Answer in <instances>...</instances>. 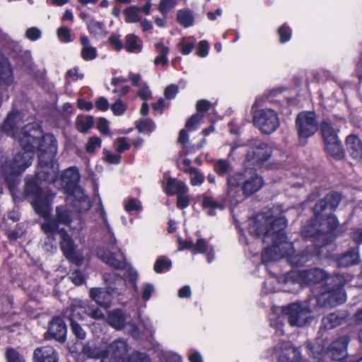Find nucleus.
I'll return each mask as SVG.
<instances>
[{"label": "nucleus", "instance_id": "37998d69", "mask_svg": "<svg viewBox=\"0 0 362 362\" xmlns=\"http://www.w3.org/2000/svg\"><path fill=\"white\" fill-rule=\"evenodd\" d=\"M136 129L141 133L151 132L155 129V124L151 119L141 120L137 123Z\"/></svg>", "mask_w": 362, "mask_h": 362}, {"label": "nucleus", "instance_id": "72a5a7b5", "mask_svg": "<svg viewBox=\"0 0 362 362\" xmlns=\"http://www.w3.org/2000/svg\"><path fill=\"white\" fill-rule=\"evenodd\" d=\"M177 20L180 25L185 28H188L193 25L194 18L190 11L180 10L177 11Z\"/></svg>", "mask_w": 362, "mask_h": 362}, {"label": "nucleus", "instance_id": "e433bc0d", "mask_svg": "<svg viewBox=\"0 0 362 362\" xmlns=\"http://www.w3.org/2000/svg\"><path fill=\"white\" fill-rule=\"evenodd\" d=\"M93 118L90 116H78L76 119V126L81 132H86L93 125Z\"/></svg>", "mask_w": 362, "mask_h": 362}, {"label": "nucleus", "instance_id": "6ab92c4d", "mask_svg": "<svg viewBox=\"0 0 362 362\" xmlns=\"http://www.w3.org/2000/svg\"><path fill=\"white\" fill-rule=\"evenodd\" d=\"M33 362H58L57 351L50 346L37 348L33 352Z\"/></svg>", "mask_w": 362, "mask_h": 362}, {"label": "nucleus", "instance_id": "9b49d317", "mask_svg": "<svg viewBox=\"0 0 362 362\" xmlns=\"http://www.w3.org/2000/svg\"><path fill=\"white\" fill-rule=\"evenodd\" d=\"M130 346L127 340L117 339L106 346V354L100 362H131Z\"/></svg>", "mask_w": 362, "mask_h": 362}, {"label": "nucleus", "instance_id": "ddd939ff", "mask_svg": "<svg viewBox=\"0 0 362 362\" xmlns=\"http://www.w3.org/2000/svg\"><path fill=\"white\" fill-rule=\"evenodd\" d=\"M245 161L251 165H262L272 156V148L260 140H252L248 144Z\"/></svg>", "mask_w": 362, "mask_h": 362}, {"label": "nucleus", "instance_id": "a19ab883", "mask_svg": "<svg viewBox=\"0 0 362 362\" xmlns=\"http://www.w3.org/2000/svg\"><path fill=\"white\" fill-rule=\"evenodd\" d=\"M160 360L165 362H181V356L173 351L167 350H160L159 352Z\"/></svg>", "mask_w": 362, "mask_h": 362}, {"label": "nucleus", "instance_id": "f704fd0d", "mask_svg": "<svg viewBox=\"0 0 362 362\" xmlns=\"http://www.w3.org/2000/svg\"><path fill=\"white\" fill-rule=\"evenodd\" d=\"M343 320V317L334 313L323 317L322 325L325 329H332L339 325Z\"/></svg>", "mask_w": 362, "mask_h": 362}, {"label": "nucleus", "instance_id": "bb28decb", "mask_svg": "<svg viewBox=\"0 0 362 362\" xmlns=\"http://www.w3.org/2000/svg\"><path fill=\"white\" fill-rule=\"evenodd\" d=\"M346 147L353 158H362V143L356 136L350 135L346 138Z\"/></svg>", "mask_w": 362, "mask_h": 362}, {"label": "nucleus", "instance_id": "6e6d98bb", "mask_svg": "<svg viewBox=\"0 0 362 362\" xmlns=\"http://www.w3.org/2000/svg\"><path fill=\"white\" fill-rule=\"evenodd\" d=\"M101 140L99 137L92 136L90 138L87 145H86V151L88 153H93L95 151L96 148L100 147Z\"/></svg>", "mask_w": 362, "mask_h": 362}, {"label": "nucleus", "instance_id": "f8f14e48", "mask_svg": "<svg viewBox=\"0 0 362 362\" xmlns=\"http://www.w3.org/2000/svg\"><path fill=\"white\" fill-rule=\"evenodd\" d=\"M254 124L264 134H272L279 127L277 113L269 108L259 110L253 117Z\"/></svg>", "mask_w": 362, "mask_h": 362}, {"label": "nucleus", "instance_id": "6e6552de", "mask_svg": "<svg viewBox=\"0 0 362 362\" xmlns=\"http://www.w3.org/2000/svg\"><path fill=\"white\" fill-rule=\"evenodd\" d=\"M349 274H337L334 277V286L321 293L317 298V303L322 306H335L344 303L346 299L343 286L351 280Z\"/></svg>", "mask_w": 362, "mask_h": 362}, {"label": "nucleus", "instance_id": "5701e85b", "mask_svg": "<svg viewBox=\"0 0 362 362\" xmlns=\"http://www.w3.org/2000/svg\"><path fill=\"white\" fill-rule=\"evenodd\" d=\"M87 312L85 303L81 300L74 301L70 308H67L63 315L68 318L70 322H76V320H80L83 317V315Z\"/></svg>", "mask_w": 362, "mask_h": 362}, {"label": "nucleus", "instance_id": "13d9d810", "mask_svg": "<svg viewBox=\"0 0 362 362\" xmlns=\"http://www.w3.org/2000/svg\"><path fill=\"white\" fill-rule=\"evenodd\" d=\"M42 33L40 30L36 27L28 28L25 32V37L31 40L35 41L41 37Z\"/></svg>", "mask_w": 362, "mask_h": 362}, {"label": "nucleus", "instance_id": "ea45409f", "mask_svg": "<svg viewBox=\"0 0 362 362\" xmlns=\"http://www.w3.org/2000/svg\"><path fill=\"white\" fill-rule=\"evenodd\" d=\"M140 11V7L133 6L127 8L124 11V14L126 16V21L127 23H136L140 21V18L139 16V12Z\"/></svg>", "mask_w": 362, "mask_h": 362}, {"label": "nucleus", "instance_id": "69168bd1", "mask_svg": "<svg viewBox=\"0 0 362 362\" xmlns=\"http://www.w3.org/2000/svg\"><path fill=\"white\" fill-rule=\"evenodd\" d=\"M209 45L207 41L202 40L199 43L197 54L201 57H206L209 53Z\"/></svg>", "mask_w": 362, "mask_h": 362}, {"label": "nucleus", "instance_id": "7ed1b4c3", "mask_svg": "<svg viewBox=\"0 0 362 362\" xmlns=\"http://www.w3.org/2000/svg\"><path fill=\"white\" fill-rule=\"evenodd\" d=\"M54 195L42 197V194L34 182H28L25 187V197L31 203L35 212L44 218L41 224L42 231L49 238L59 234L61 238V249L65 257L70 261L79 264L82 259L75 250V245L63 228L59 225H69L72 220V211L66 206H59L56 209V219L49 217L51 211V201Z\"/></svg>", "mask_w": 362, "mask_h": 362}, {"label": "nucleus", "instance_id": "603ef678", "mask_svg": "<svg viewBox=\"0 0 362 362\" xmlns=\"http://www.w3.org/2000/svg\"><path fill=\"white\" fill-rule=\"evenodd\" d=\"M130 146L131 145L127 142V139L124 137L118 138L115 142V149L119 153L129 149Z\"/></svg>", "mask_w": 362, "mask_h": 362}, {"label": "nucleus", "instance_id": "2f4dec72", "mask_svg": "<svg viewBox=\"0 0 362 362\" xmlns=\"http://www.w3.org/2000/svg\"><path fill=\"white\" fill-rule=\"evenodd\" d=\"M326 151L332 156L341 158L344 156V151L339 139L325 143Z\"/></svg>", "mask_w": 362, "mask_h": 362}, {"label": "nucleus", "instance_id": "2eb2a0df", "mask_svg": "<svg viewBox=\"0 0 362 362\" xmlns=\"http://www.w3.org/2000/svg\"><path fill=\"white\" fill-rule=\"evenodd\" d=\"M268 354L271 357L275 356L277 362H299L300 360L299 350L289 341L278 344Z\"/></svg>", "mask_w": 362, "mask_h": 362}, {"label": "nucleus", "instance_id": "f3484780", "mask_svg": "<svg viewBox=\"0 0 362 362\" xmlns=\"http://www.w3.org/2000/svg\"><path fill=\"white\" fill-rule=\"evenodd\" d=\"M103 279L107 289L114 296L122 295L126 290L125 280L115 272L105 273Z\"/></svg>", "mask_w": 362, "mask_h": 362}, {"label": "nucleus", "instance_id": "09e8293b", "mask_svg": "<svg viewBox=\"0 0 362 362\" xmlns=\"http://www.w3.org/2000/svg\"><path fill=\"white\" fill-rule=\"evenodd\" d=\"M176 6L175 0H161L158 6L159 11L163 15H166L170 10Z\"/></svg>", "mask_w": 362, "mask_h": 362}, {"label": "nucleus", "instance_id": "a878e982", "mask_svg": "<svg viewBox=\"0 0 362 362\" xmlns=\"http://www.w3.org/2000/svg\"><path fill=\"white\" fill-rule=\"evenodd\" d=\"M165 192L168 194H185L188 192L187 185L182 181H178L173 178L168 180L165 186Z\"/></svg>", "mask_w": 362, "mask_h": 362}, {"label": "nucleus", "instance_id": "0eeeda50", "mask_svg": "<svg viewBox=\"0 0 362 362\" xmlns=\"http://www.w3.org/2000/svg\"><path fill=\"white\" fill-rule=\"evenodd\" d=\"M327 277L325 272L321 269H311L302 271L292 270L281 277L279 282L283 283L286 292H294L303 285L320 282Z\"/></svg>", "mask_w": 362, "mask_h": 362}, {"label": "nucleus", "instance_id": "423d86ee", "mask_svg": "<svg viewBox=\"0 0 362 362\" xmlns=\"http://www.w3.org/2000/svg\"><path fill=\"white\" fill-rule=\"evenodd\" d=\"M80 174L77 168L71 167L64 171L59 178V172L54 180H47L52 182L58 188H63L67 194L66 202L73 205L78 212L85 211L90 207V200L83 190L78 185Z\"/></svg>", "mask_w": 362, "mask_h": 362}, {"label": "nucleus", "instance_id": "473e14b6", "mask_svg": "<svg viewBox=\"0 0 362 362\" xmlns=\"http://www.w3.org/2000/svg\"><path fill=\"white\" fill-rule=\"evenodd\" d=\"M203 207L208 209V214L210 216L216 215V210H223L224 206L222 204L217 202L211 197H205L202 202Z\"/></svg>", "mask_w": 362, "mask_h": 362}, {"label": "nucleus", "instance_id": "b1692460", "mask_svg": "<svg viewBox=\"0 0 362 362\" xmlns=\"http://www.w3.org/2000/svg\"><path fill=\"white\" fill-rule=\"evenodd\" d=\"M339 127L329 119H325L321 124V132L325 143L339 139Z\"/></svg>", "mask_w": 362, "mask_h": 362}, {"label": "nucleus", "instance_id": "864d4df0", "mask_svg": "<svg viewBox=\"0 0 362 362\" xmlns=\"http://www.w3.org/2000/svg\"><path fill=\"white\" fill-rule=\"evenodd\" d=\"M154 291V286L151 284H145L141 289V296L145 301L148 300Z\"/></svg>", "mask_w": 362, "mask_h": 362}, {"label": "nucleus", "instance_id": "412c9836", "mask_svg": "<svg viewBox=\"0 0 362 362\" xmlns=\"http://www.w3.org/2000/svg\"><path fill=\"white\" fill-rule=\"evenodd\" d=\"M82 353L88 358L102 360L106 354V346L100 343L88 341L83 346Z\"/></svg>", "mask_w": 362, "mask_h": 362}, {"label": "nucleus", "instance_id": "338daca9", "mask_svg": "<svg viewBox=\"0 0 362 362\" xmlns=\"http://www.w3.org/2000/svg\"><path fill=\"white\" fill-rule=\"evenodd\" d=\"M189 204V196L185 194H180L177 195V206L180 209H183L187 208Z\"/></svg>", "mask_w": 362, "mask_h": 362}, {"label": "nucleus", "instance_id": "680f3d73", "mask_svg": "<svg viewBox=\"0 0 362 362\" xmlns=\"http://www.w3.org/2000/svg\"><path fill=\"white\" fill-rule=\"evenodd\" d=\"M70 279L76 285H81L85 281V276L79 270L73 272L70 275Z\"/></svg>", "mask_w": 362, "mask_h": 362}, {"label": "nucleus", "instance_id": "3c124183", "mask_svg": "<svg viewBox=\"0 0 362 362\" xmlns=\"http://www.w3.org/2000/svg\"><path fill=\"white\" fill-rule=\"evenodd\" d=\"M137 95L144 101L151 98V91L146 83L138 87Z\"/></svg>", "mask_w": 362, "mask_h": 362}, {"label": "nucleus", "instance_id": "4468645a", "mask_svg": "<svg viewBox=\"0 0 362 362\" xmlns=\"http://www.w3.org/2000/svg\"><path fill=\"white\" fill-rule=\"evenodd\" d=\"M296 126L300 140L312 136L318 129V123L314 112L303 111L296 119Z\"/></svg>", "mask_w": 362, "mask_h": 362}, {"label": "nucleus", "instance_id": "49530a36", "mask_svg": "<svg viewBox=\"0 0 362 362\" xmlns=\"http://www.w3.org/2000/svg\"><path fill=\"white\" fill-rule=\"evenodd\" d=\"M279 41L281 43H285L290 40L291 36V30L286 25H283L278 30Z\"/></svg>", "mask_w": 362, "mask_h": 362}, {"label": "nucleus", "instance_id": "dca6fc26", "mask_svg": "<svg viewBox=\"0 0 362 362\" xmlns=\"http://www.w3.org/2000/svg\"><path fill=\"white\" fill-rule=\"evenodd\" d=\"M97 255L103 262L115 269H124L126 267L125 258L120 250L113 252L100 248L98 250Z\"/></svg>", "mask_w": 362, "mask_h": 362}, {"label": "nucleus", "instance_id": "c9c22d12", "mask_svg": "<svg viewBox=\"0 0 362 362\" xmlns=\"http://www.w3.org/2000/svg\"><path fill=\"white\" fill-rule=\"evenodd\" d=\"M214 170L219 175H224L233 171V165L230 162L226 159H218L214 163Z\"/></svg>", "mask_w": 362, "mask_h": 362}, {"label": "nucleus", "instance_id": "bf43d9fd", "mask_svg": "<svg viewBox=\"0 0 362 362\" xmlns=\"http://www.w3.org/2000/svg\"><path fill=\"white\" fill-rule=\"evenodd\" d=\"M131 362H151V361L146 354L140 351H134L131 354Z\"/></svg>", "mask_w": 362, "mask_h": 362}, {"label": "nucleus", "instance_id": "a18cd8bd", "mask_svg": "<svg viewBox=\"0 0 362 362\" xmlns=\"http://www.w3.org/2000/svg\"><path fill=\"white\" fill-rule=\"evenodd\" d=\"M171 267L170 260L160 257L157 259L154 264V270L156 273H161Z\"/></svg>", "mask_w": 362, "mask_h": 362}, {"label": "nucleus", "instance_id": "0e129e2a", "mask_svg": "<svg viewBox=\"0 0 362 362\" xmlns=\"http://www.w3.org/2000/svg\"><path fill=\"white\" fill-rule=\"evenodd\" d=\"M179 47L182 54L187 55L194 48V44L193 42L187 43L185 40H182L179 44Z\"/></svg>", "mask_w": 362, "mask_h": 362}, {"label": "nucleus", "instance_id": "79ce46f5", "mask_svg": "<svg viewBox=\"0 0 362 362\" xmlns=\"http://www.w3.org/2000/svg\"><path fill=\"white\" fill-rule=\"evenodd\" d=\"M5 356L7 362H25L23 356L13 348L6 349Z\"/></svg>", "mask_w": 362, "mask_h": 362}, {"label": "nucleus", "instance_id": "774afa93", "mask_svg": "<svg viewBox=\"0 0 362 362\" xmlns=\"http://www.w3.org/2000/svg\"><path fill=\"white\" fill-rule=\"evenodd\" d=\"M96 107L102 111H105L109 108V103L104 97L99 98L95 102Z\"/></svg>", "mask_w": 362, "mask_h": 362}, {"label": "nucleus", "instance_id": "8fccbe9b", "mask_svg": "<svg viewBox=\"0 0 362 362\" xmlns=\"http://www.w3.org/2000/svg\"><path fill=\"white\" fill-rule=\"evenodd\" d=\"M88 30L90 33L98 35L103 33L104 26L103 23L94 20L89 21L87 23Z\"/></svg>", "mask_w": 362, "mask_h": 362}, {"label": "nucleus", "instance_id": "393cba45", "mask_svg": "<svg viewBox=\"0 0 362 362\" xmlns=\"http://www.w3.org/2000/svg\"><path fill=\"white\" fill-rule=\"evenodd\" d=\"M81 45V57L86 61H92L98 56L96 48L93 46L87 36L83 35L80 38Z\"/></svg>", "mask_w": 362, "mask_h": 362}, {"label": "nucleus", "instance_id": "7c9ffc66", "mask_svg": "<svg viewBox=\"0 0 362 362\" xmlns=\"http://www.w3.org/2000/svg\"><path fill=\"white\" fill-rule=\"evenodd\" d=\"M125 49L128 52L139 53L142 49L141 40L134 34L126 36Z\"/></svg>", "mask_w": 362, "mask_h": 362}, {"label": "nucleus", "instance_id": "cd10ccee", "mask_svg": "<svg viewBox=\"0 0 362 362\" xmlns=\"http://www.w3.org/2000/svg\"><path fill=\"white\" fill-rule=\"evenodd\" d=\"M358 247H356L341 255L338 259L339 267H346L359 262Z\"/></svg>", "mask_w": 362, "mask_h": 362}, {"label": "nucleus", "instance_id": "20e7f679", "mask_svg": "<svg viewBox=\"0 0 362 362\" xmlns=\"http://www.w3.org/2000/svg\"><path fill=\"white\" fill-rule=\"evenodd\" d=\"M39 127L40 126L38 124ZM41 129V128H40ZM40 136L37 137V143L35 144V149L37 148L40 151L38 156L39 164L36 177L35 179L28 180L25 188L28 182H34L37 186L39 190L42 194V197H46L53 194H47L42 191L38 186V180H54L57 176L59 165L55 159L57 153V141L51 134L42 135L40 130Z\"/></svg>", "mask_w": 362, "mask_h": 362}, {"label": "nucleus", "instance_id": "1a4fd4ad", "mask_svg": "<svg viewBox=\"0 0 362 362\" xmlns=\"http://www.w3.org/2000/svg\"><path fill=\"white\" fill-rule=\"evenodd\" d=\"M107 321L110 326L117 330L124 329L134 339L140 337L139 329L131 316L121 309L110 311Z\"/></svg>", "mask_w": 362, "mask_h": 362}, {"label": "nucleus", "instance_id": "4d7b16f0", "mask_svg": "<svg viewBox=\"0 0 362 362\" xmlns=\"http://www.w3.org/2000/svg\"><path fill=\"white\" fill-rule=\"evenodd\" d=\"M104 157L105 160L110 164H118L120 162L121 156L119 153H112L110 151L104 149Z\"/></svg>", "mask_w": 362, "mask_h": 362}, {"label": "nucleus", "instance_id": "f03ea898", "mask_svg": "<svg viewBox=\"0 0 362 362\" xmlns=\"http://www.w3.org/2000/svg\"><path fill=\"white\" fill-rule=\"evenodd\" d=\"M23 122L22 113L11 112L1 125V130L16 140L21 146V149L14 151L12 159L2 158L0 160L1 175L11 190L18 182V176L32 165L35 144L41 134L37 123L23 125Z\"/></svg>", "mask_w": 362, "mask_h": 362}, {"label": "nucleus", "instance_id": "4c0bfd02", "mask_svg": "<svg viewBox=\"0 0 362 362\" xmlns=\"http://www.w3.org/2000/svg\"><path fill=\"white\" fill-rule=\"evenodd\" d=\"M185 173L191 175L190 183L192 186L201 185L204 181V175L197 170L195 168L189 167L188 169L184 170Z\"/></svg>", "mask_w": 362, "mask_h": 362}, {"label": "nucleus", "instance_id": "f257e3e1", "mask_svg": "<svg viewBox=\"0 0 362 362\" xmlns=\"http://www.w3.org/2000/svg\"><path fill=\"white\" fill-rule=\"evenodd\" d=\"M281 213L279 206H274L258 214L254 218L250 220V233L257 237H262L264 243H273L271 247L262 252V260L264 263L286 257L292 267L303 266L314 255H322L320 248L327 244L329 233L338 225L337 219L333 215H329L322 221L320 216L316 218L314 223L304 226L302 230L305 238H313V242L316 249L315 253L307 250L301 253H295L293 243L286 240L284 229L287 226V221Z\"/></svg>", "mask_w": 362, "mask_h": 362}, {"label": "nucleus", "instance_id": "58836bf2", "mask_svg": "<svg viewBox=\"0 0 362 362\" xmlns=\"http://www.w3.org/2000/svg\"><path fill=\"white\" fill-rule=\"evenodd\" d=\"M124 208L127 212L137 211L142 210L141 202L135 198H128L124 201Z\"/></svg>", "mask_w": 362, "mask_h": 362}, {"label": "nucleus", "instance_id": "c756f323", "mask_svg": "<svg viewBox=\"0 0 362 362\" xmlns=\"http://www.w3.org/2000/svg\"><path fill=\"white\" fill-rule=\"evenodd\" d=\"M206 253V258L209 263H211L214 259L213 250L206 241L199 238L196 244H194V250L192 253Z\"/></svg>", "mask_w": 362, "mask_h": 362}, {"label": "nucleus", "instance_id": "39448f33", "mask_svg": "<svg viewBox=\"0 0 362 362\" xmlns=\"http://www.w3.org/2000/svg\"><path fill=\"white\" fill-rule=\"evenodd\" d=\"M263 185L262 177L255 170L245 169L228 176L226 199L230 204H236L242 199V192L250 196L259 190Z\"/></svg>", "mask_w": 362, "mask_h": 362}, {"label": "nucleus", "instance_id": "a211bd4d", "mask_svg": "<svg viewBox=\"0 0 362 362\" xmlns=\"http://www.w3.org/2000/svg\"><path fill=\"white\" fill-rule=\"evenodd\" d=\"M341 200V196L338 193H331L327 194L323 199L316 204L314 207L315 215L318 218L321 213L325 209H335Z\"/></svg>", "mask_w": 362, "mask_h": 362}, {"label": "nucleus", "instance_id": "c85d7f7f", "mask_svg": "<svg viewBox=\"0 0 362 362\" xmlns=\"http://www.w3.org/2000/svg\"><path fill=\"white\" fill-rule=\"evenodd\" d=\"M98 215L100 216V218L101 220V223L103 224V230L106 235V238L108 239L109 241V245L112 250H114V245L116 243V239L114 237L110 226L108 223L106 213L103 209V207H100L98 211Z\"/></svg>", "mask_w": 362, "mask_h": 362}, {"label": "nucleus", "instance_id": "4be33fe9", "mask_svg": "<svg viewBox=\"0 0 362 362\" xmlns=\"http://www.w3.org/2000/svg\"><path fill=\"white\" fill-rule=\"evenodd\" d=\"M112 294L107 288H93L90 290V298L99 305L108 308L112 302Z\"/></svg>", "mask_w": 362, "mask_h": 362}, {"label": "nucleus", "instance_id": "e2e57ef3", "mask_svg": "<svg viewBox=\"0 0 362 362\" xmlns=\"http://www.w3.org/2000/svg\"><path fill=\"white\" fill-rule=\"evenodd\" d=\"M179 88L175 84H172L165 88L164 95L167 99H173L178 93Z\"/></svg>", "mask_w": 362, "mask_h": 362}, {"label": "nucleus", "instance_id": "5fc2aeb1", "mask_svg": "<svg viewBox=\"0 0 362 362\" xmlns=\"http://www.w3.org/2000/svg\"><path fill=\"white\" fill-rule=\"evenodd\" d=\"M57 36L61 42H69L72 41L69 28L62 27L57 29Z\"/></svg>", "mask_w": 362, "mask_h": 362}, {"label": "nucleus", "instance_id": "de8ad7c7", "mask_svg": "<svg viewBox=\"0 0 362 362\" xmlns=\"http://www.w3.org/2000/svg\"><path fill=\"white\" fill-rule=\"evenodd\" d=\"M110 109L115 116H121L125 112L127 105L121 100H117L111 105Z\"/></svg>", "mask_w": 362, "mask_h": 362}, {"label": "nucleus", "instance_id": "052dcab7", "mask_svg": "<svg viewBox=\"0 0 362 362\" xmlns=\"http://www.w3.org/2000/svg\"><path fill=\"white\" fill-rule=\"evenodd\" d=\"M71 327L73 333L77 338H78L80 339H85L86 332L82 329V327L76 322H71Z\"/></svg>", "mask_w": 362, "mask_h": 362}, {"label": "nucleus", "instance_id": "c03bdc74", "mask_svg": "<svg viewBox=\"0 0 362 362\" xmlns=\"http://www.w3.org/2000/svg\"><path fill=\"white\" fill-rule=\"evenodd\" d=\"M204 119V115L202 114H195L192 115L187 122L186 127L190 130L197 129L201 124Z\"/></svg>", "mask_w": 362, "mask_h": 362}, {"label": "nucleus", "instance_id": "aec40b11", "mask_svg": "<svg viewBox=\"0 0 362 362\" xmlns=\"http://www.w3.org/2000/svg\"><path fill=\"white\" fill-rule=\"evenodd\" d=\"M49 334L58 341H65L66 335V326L62 318L56 317L49 324Z\"/></svg>", "mask_w": 362, "mask_h": 362}, {"label": "nucleus", "instance_id": "9d476101", "mask_svg": "<svg viewBox=\"0 0 362 362\" xmlns=\"http://www.w3.org/2000/svg\"><path fill=\"white\" fill-rule=\"evenodd\" d=\"M282 313L292 327H303L312 320V314L307 305L293 303L281 309Z\"/></svg>", "mask_w": 362, "mask_h": 362}]
</instances>
